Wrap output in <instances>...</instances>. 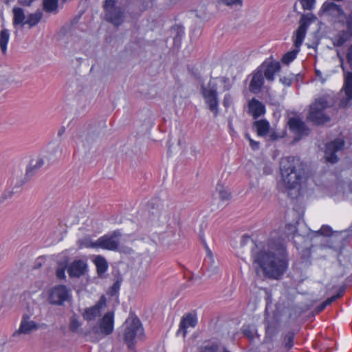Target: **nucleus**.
I'll list each match as a JSON object with an SVG mask.
<instances>
[{"instance_id": "f257e3e1", "label": "nucleus", "mask_w": 352, "mask_h": 352, "mask_svg": "<svg viewBox=\"0 0 352 352\" xmlns=\"http://www.w3.org/2000/svg\"><path fill=\"white\" fill-rule=\"evenodd\" d=\"M252 258L263 275L270 278L280 279L288 267L285 245L280 239L272 237L261 250H252Z\"/></svg>"}, {"instance_id": "f03ea898", "label": "nucleus", "mask_w": 352, "mask_h": 352, "mask_svg": "<svg viewBox=\"0 0 352 352\" xmlns=\"http://www.w3.org/2000/svg\"><path fill=\"white\" fill-rule=\"evenodd\" d=\"M280 170L285 186L289 190H296L299 192L300 185L303 178V164L298 157H285L280 162Z\"/></svg>"}, {"instance_id": "7ed1b4c3", "label": "nucleus", "mask_w": 352, "mask_h": 352, "mask_svg": "<svg viewBox=\"0 0 352 352\" xmlns=\"http://www.w3.org/2000/svg\"><path fill=\"white\" fill-rule=\"evenodd\" d=\"M231 88L230 80L225 76L212 78L207 85L201 86V93L209 109L217 116L218 113V93H222Z\"/></svg>"}, {"instance_id": "20e7f679", "label": "nucleus", "mask_w": 352, "mask_h": 352, "mask_svg": "<svg viewBox=\"0 0 352 352\" xmlns=\"http://www.w3.org/2000/svg\"><path fill=\"white\" fill-rule=\"evenodd\" d=\"M331 105V102L326 97L316 99L309 107L307 120L316 125L324 124L330 121V117L326 113V109Z\"/></svg>"}, {"instance_id": "39448f33", "label": "nucleus", "mask_w": 352, "mask_h": 352, "mask_svg": "<svg viewBox=\"0 0 352 352\" xmlns=\"http://www.w3.org/2000/svg\"><path fill=\"white\" fill-rule=\"evenodd\" d=\"M123 338L128 346L131 347L136 340H142L144 336V329L140 320L136 317H129L124 324Z\"/></svg>"}, {"instance_id": "423d86ee", "label": "nucleus", "mask_w": 352, "mask_h": 352, "mask_svg": "<svg viewBox=\"0 0 352 352\" xmlns=\"http://www.w3.org/2000/svg\"><path fill=\"white\" fill-rule=\"evenodd\" d=\"M105 19L115 26L123 23L126 17L125 9L117 0H106L104 4Z\"/></svg>"}, {"instance_id": "0eeeda50", "label": "nucleus", "mask_w": 352, "mask_h": 352, "mask_svg": "<svg viewBox=\"0 0 352 352\" xmlns=\"http://www.w3.org/2000/svg\"><path fill=\"white\" fill-rule=\"evenodd\" d=\"M339 22L346 26V30L340 31L333 38V44L335 47H342L346 42L352 38V11L345 15L344 21L339 20Z\"/></svg>"}, {"instance_id": "6e6552de", "label": "nucleus", "mask_w": 352, "mask_h": 352, "mask_svg": "<svg viewBox=\"0 0 352 352\" xmlns=\"http://www.w3.org/2000/svg\"><path fill=\"white\" fill-rule=\"evenodd\" d=\"M121 233L119 230H115L110 234H104L97 239V249H102L110 251L118 250L120 243Z\"/></svg>"}, {"instance_id": "1a4fd4ad", "label": "nucleus", "mask_w": 352, "mask_h": 352, "mask_svg": "<svg viewBox=\"0 0 352 352\" xmlns=\"http://www.w3.org/2000/svg\"><path fill=\"white\" fill-rule=\"evenodd\" d=\"M316 17L313 14H303L300 20V25L296 31L294 36V43L296 48H300L305 38L307 28Z\"/></svg>"}, {"instance_id": "9d476101", "label": "nucleus", "mask_w": 352, "mask_h": 352, "mask_svg": "<svg viewBox=\"0 0 352 352\" xmlns=\"http://www.w3.org/2000/svg\"><path fill=\"white\" fill-rule=\"evenodd\" d=\"M69 296L70 291L65 285H58L51 289L49 302L52 305H61L69 299Z\"/></svg>"}, {"instance_id": "9b49d317", "label": "nucleus", "mask_w": 352, "mask_h": 352, "mask_svg": "<svg viewBox=\"0 0 352 352\" xmlns=\"http://www.w3.org/2000/svg\"><path fill=\"white\" fill-rule=\"evenodd\" d=\"M344 146V141L342 139H336L326 145L324 157L327 162L336 163L338 162L336 153L342 150Z\"/></svg>"}, {"instance_id": "f8f14e48", "label": "nucleus", "mask_w": 352, "mask_h": 352, "mask_svg": "<svg viewBox=\"0 0 352 352\" xmlns=\"http://www.w3.org/2000/svg\"><path fill=\"white\" fill-rule=\"evenodd\" d=\"M287 124L290 131L298 137V139L309 135V129L306 126L305 122L298 116L289 118Z\"/></svg>"}, {"instance_id": "ddd939ff", "label": "nucleus", "mask_w": 352, "mask_h": 352, "mask_svg": "<svg viewBox=\"0 0 352 352\" xmlns=\"http://www.w3.org/2000/svg\"><path fill=\"white\" fill-rule=\"evenodd\" d=\"M258 67H262V72L269 82L274 80L275 74L280 70V64L276 60H265Z\"/></svg>"}, {"instance_id": "4468645a", "label": "nucleus", "mask_w": 352, "mask_h": 352, "mask_svg": "<svg viewBox=\"0 0 352 352\" xmlns=\"http://www.w3.org/2000/svg\"><path fill=\"white\" fill-rule=\"evenodd\" d=\"M261 69L262 67H257L252 74V79L249 84V90L252 94H258L264 85L265 77Z\"/></svg>"}, {"instance_id": "2eb2a0df", "label": "nucleus", "mask_w": 352, "mask_h": 352, "mask_svg": "<svg viewBox=\"0 0 352 352\" xmlns=\"http://www.w3.org/2000/svg\"><path fill=\"white\" fill-rule=\"evenodd\" d=\"M39 327L40 325L38 323L30 320V316L27 314H24L22 316L19 328L14 335L21 333L30 334L32 331L38 330Z\"/></svg>"}, {"instance_id": "dca6fc26", "label": "nucleus", "mask_w": 352, "mask_h": 352, "mask_svg": "<svg viewBox=\"0 0 352 352\" xmlns=\"http://www.w3.org/2000/svg\"><path fill=\"white\" fill-rule=\"evenodd\" d=\"M197 324V317L195 314L189 313L184 316L179 322L177 333H182L183 337H186L187 329L194 328Z\"/></svg>"}, {"instance_id": "f3484780", "label": "nucleus", "mask_w": 352, "mask_h": 352, "mask_svg": "<svg viewBox=\"0 0 352 352\" xmlns=\"http://www.w3.org/2000/svg\"><path fill=\"white\" fill-rule=\"evenodd\" d=\"M320 10L326 14L336 19H340L341 16L345 18V15H347L340 6L333 2H324Z\"/></svg>"}, {"instance_id": "a211bd4d", "label": "nucleus", "mask_w": 352, "mask_h": 352, "mask_svg": "<svg viewBox=\"0 0 352 352\" xmlns=\"http://www.w3.org/2000/svg\"><path fill=\"white\" fill-rule=\"evenodd\" d=\"M114 316L112 312H107L100 322L99 329L104 336L110 335L113 331Z\"/></svg>"}, {"instance_id": "6ab92c4d", "label": "nucleus", "mask_w": 352, "mask_h": 352, "mask_svg": "<svg viewBox=\"0 0 352 352\" xmlns=\"http://www.w3.org/2000/svg\"><path fill=\"white\" fill-rule=\"evenodd\" d=\"M248 113L254 119H256L265 113V107L261 102L253 98L248 102Z\"/></svg>"}, {"instance_id": "aec40b11", "label": "nucleus", "mask_w": 352, "mask_h": 352, "mask_svg": "<svg viewBox=\"0 0 352 352\" xmlns=\"http://www.w3.org/2000/svg\"><path fill=\"white\" fill-rule=\"evenodd\" d=\"M87 263L82 260L74 261L69 265L67 272L70 277L79 278L85 274Z\"/></svg>"}, {"instance_id": "412c9836", "label": "nucleus", "mask_w": 352, "mask_h": 352, "mask_svg": "<svg viewBox=\"0 0 352 352\" xmlns=\"http://www.w3.org/2000/svg\"><path fill=\"white\" fill-rule=\"evenodd\" d=\"M343 89L346 98V102H341V106H346L352 100V72H347L344 76Z\"/></svg>"}, {"instance_id": "4be33fe9", "label": "nucleus", "mask_w": 352, "mask_h": 352, "mask_svg": "<svg viewBox=\"0 0 352 352\" xmlns=\"http://www.w3.org/2000/svg\"><path fill=\"white\" fill-rule=\"evenodd\" d=\"M101 308L102 303H98L90 308L86 309L83 314V318L88 321L95 320L101 315Z\"/></svg>"}, {"instance_id": "5701e85b", "label": "nucleus", "mask_w": 352, "mask_h": 352, "mask_svg": "<svg viewBox=\"0 0 352 352\" xmlns=\"http://www.w3.org/2000/svg\"><path fill=\"white\" fill-rule=\"evenodd\" d=\"M253 127L256 129L258 136L264 137L269 133L270 126L266 120H259L254 122Z\"/></svg>"}, {"instance_id": "b1692460", "label": "nucleus", "mask_w": 352, "mask_h": 352, "mask_svg": "<svg viewBox=\"0 0 352 352\" xmlns=\"http://www.w3.org/2000/svg\"><path fill=\"white\" fill-rule=\"evenodd\" d=\"M44 164V160L41 157L32 160L26 169V175L32 177L34 175Z\"/></svg>"}, {"instance_id": "393cba45", "label": "nucleus", "mask_w": 352, "mask_h": 352, "mask_svg": "<svg viewBox=\"0 0 352 352\" xmlns=\"http://www.w3.org/2000/svg\"><path fill=\"white\" fill-rule=\"evenodd\" d=\"M12 12H13V25H25V12H24V10L21 8H18V7H15L12 9Z\"/></svg>"}, {"instance_id": "a878e982", "label": "nucleus", "mask_w": 352, "mask_h": 352, "mask_svg": "<svg viewBox=\"0 0 352 352\" xmlns=\"http://www.w3.org/2000/svg\"><path fill=\"white\" fill-rule=\"evenodd\" d=\"M43 13L40 10H36L34 13L30 14L25 21V25L27 24L30 28L36 25L41 20Z\"/></svg>"}, {"instance_id": "bb28decb", "label": "nucleus", "mask_w": 352, "mask_h": 352, "mask_svg": "<svg viewBox=\"0 0 352 352\" xmlns=\"http://www.w3.org/2000/svg\"><path fill=\"white\" fill-rule=\"evenodd\" d=\"M94 263L96 266L97 272L99 276H101L107 270L108 264L104 257L101 256H97L94 258Z\"/></svg>"}, {"instance_id": "cd10ccee", "label": "nucleus", "mask_w": 352, "mask_h": 352, "mask_svg": "<svg viewBox=\"0 0 352 352\" xmlns=\"http://www.w3.org/2000/svg\"><path fill=\"white\" fill-rule=\"evenodd\" d=\"M10 39V32L7 29H3L0 32V48L3 54L7 51V45Z\"/></svg>"}, {"instance_id": "c85d7f7f", "label": "nucleus", "mask_w": 352, "mask_h": 352, "mask_svg": "<svg viewBox=\"0 0 352 352\" xmlns=\"http://www.w3.org/2000/svg\"><path fill=\"white\" fill-rule=\"evenodd\" d=\"M80 248L97 249V240L93 241L89 236H85L78 241Z\"/></svg>"}, {"instance_id": "c756f323", "label": "nucleus", "mask_w": 352, "mask_h": 352, "mask_svg": "<svg viewBox=\"0 0 352 352\" xmlns=\"http://www.w3.org/2000/svg\"><path fill=\"white\" fill-rule=\"evenodd\" d=\"M58 0H43V10L47 12H54L57 10Z\"/></svg>"}, {"instance_id": "7c9ffc66", "label": "nucleus", "mask_w": 352, "mask_h": 352, "mask_svg": "<svg viewBox=\"0 0 352 352\" xmlns=\"http://www.w3.org/2000/svg\"><path fill=\"white\" fill-rule=\"evenodd\" d=\"M299 52V48H296V50H294L292 51L287 52L282 58L283 63L285 64H289L291 62H292L297 56V54Z\"/></svg>"}, {"instance_id": "2f4dec72", "label": "nucleus", "mask_w": 352, "mask_h": 352, "mask_svg": "<svg viewBox=\"0 0 352 352\" xmlns=\"http://www.w3.org/2000/svg\"><path fill=\"white\" fill-rule=\"evenodd\" d=\"M294 334L293 332H288L285 336L283 341L285 344V347L290 349L294 345Z\"/></svg>"}, {"instance_id": "473e14b6", "label": "nucleus", "mask_w": 352, "mask_h": 352, "mask_svg": "<svg viewBox=\"0 0 352 352\" xmlns=\"http://www.w3.org/2000/svg\"><path fill=\"white\" fill-rule=\"evenodd\" d=\"M304 10H312L315 7L316 0H299Z\"/></svg>"}, {"instance_id": "72a5a7b5", "label": "nucleus", "mask_w": 352, "mask_h": 352, "mask_svg": "<svg viewBox=\"0 0 352 352\" xmlns=\"http://www.w3.org/2000/svg\"><path fill=\"white\" fill-rule=\"evenodd\" d=\"M81 324L79 322L78 320L75 317L72 316L70 318L69 328V330L72 332H76L78 328L80 327Z\"/></svg>"}, {"instance_id": "f704fd0d", "label": "nucleus", "mask_w": 352, "mask_h": 352, "mask_svg": "<svg viewBox=\"0 0 352 352\" xmlns=\"http://www.w3.org/2000/svg\"><path fill=\"white\" fill-rule=\"evenodd\" d=\"M218 190L219 199L221 201H228L231 198V193L228 192L227 190L223 189V187H221V188L219 189Z\"/></svg>"}, {"instance_id": "c9c22d12", "label": "nucleus", "mask_w": 352, "mask_h": 352, "mask_svg": "<svg viewBox=\"0 0 352 352\" xmlns=\"http://www.w3.org/2000/svg\"><path fill=\"white\" fill-rule=\"evenodd\" d=\"M219 2L228 6H242L243 0H219Z\"/></svg>"}, {"instance_id": "e433bc0d", "label": "nucleus", "mask_w": 352, "mask_h": 352, "mask_svg": "<svg viewBox=\"0 0 352 352\" xmlns=\"http://www.w3.org/2000/svg\"><path fill=\"white\" fill-rule=\"evenodd\" d=\"M318 232L322 235L329 236L332 234L333 231L330 226L324 225L319 230Z\"/></svg>"}, {"instance_id": "4c0bfd02", "label": "nucleus", "mask_w": 352, "mask_h": 352, "mask_svg": "<svg viewBox=\"0 0 352 352\" xmlns=\"http://www.w3.org/2000/svg\"><path fill=\"white\" fill-rule=\"evenodd\" d=\"M65 268L64 267H59L56 270V276L59 279H64L65 278Z\"/></svg>"}, {"instance_id": "58836bf2", "label": "nucleus", "mask_w": 352, "mask_h": 352, "mask_svg": "<svg viewBox=\"0 0 352 352\" xmlns=\"http://www.w3.org/2000/svg\"><path fill=\"white\" fill-rule=\"evenodd\" d=\"M346 60L351 67H352V44L347 49Z\"/></svg>"}, {"instance_id": "ea45409f", "label": "nucleus", "mask_w": 352, "mask_h": 352, "mask_svg": "<svg viewBox=\"0 0 352 352\" xmlns=\"http://www.w3.org/2000/svg\"><path fill=\"white\" fill-rule=\"evenodd\" d=\"M232 102V96L230 94H226L223 98V105L226 107H228Z\"/></svg>"}, {"instance_id": "a19ab883", "label": "nucleus", "mask_w": 352, "mask_h": 352, "mask_svg": "<svg viewBox=\"0 0 352 352\" xmlns=\"http://www.w3.org/2000/svg\"><path fill=\"white\" fill-rule=\"evenodd\" d=\"M292 78H289V77H281L280 78V82L283 84L284 85H286V86H290L292 83Z\"/></svg>"}, {"instance_id": "79ce46f5", "label": "nucleus", "mask_w": 352, "mask_h": 352, "mask_svg": "<svg viewBox=\"0 0 352 352\" xmlns=\"http://www.w3.org/2000/svg\"><path fill=\"white\" fill-rule=\"evenodd\" d=\"M345 289L346 287L344 285L339 289L338 293L336 295H334V297L336 298V300L343 296V294L345 292Z\"/></svg>"}, {"instance_id": "37998d69", "label": "nucleus", "mask_w": 352, "mask_h": 352, "mask_svg": "<svg viewBox=\"0 0 352 352\" xmlns=\"http://www.w3.org/2000/svg\"><path fill=\"white\" fill-rule=\"evenodd\" d=\"M287 228L288 229V232L286 234L287 235H289L290 234H292L294 233V232L296 231V228L294 225L293 224H287L286 226Z\"/></svg>"}, {"instance_id": "c03bdc74", "label": "nucleus", "mask_w": 352, "mask_h": 352, "mask_svg": "<svg viewBox=\"0 0 352 352\" xmlns=\"http://www.w3.org/2000/svg\"><path fill=\"white\" fill-rule=\"evenodd\" d=\"M250 144L254 150H257L259 148V143L253 140H250Z\"/></svg>"}, {"instance_id": "a18cd8bd", "label": "nucleus", "mask_w": 352, "mask_h": 352, "mask_svg": "<svg viewBox=\"0 0 352 352\" xmlns=\"http://www.w3.org/2000/svg\"><path fill=\"white\" fill-rule=\"evenodd\" d=\"M270 138L272 140H276L280 138V135H278L276 132H272L270 134Z\"/></svg>"}, {"instance_id": "49530a36", "label": "nucleus", "mask_w": 352, "mask_h": 352, "mask_svg": "<svg viewBox=\"0 0 352 352\" xmlns=\"http://www.w3.org/2000/svg\"><path fill=\"white\" fill-rule=\"evenodd\" d=\"M336 300V298L334 297V296H333L331 298H329L326 300H324V302L325 303V305L327 306H328L330 304H331L333 302H334Z\"/></svg>"}, {"instance_id": "de8ad7c7", "label": "nucleus", "mask_w": 352, "mask_h": 352, "mask_svg": "<svg viewBox=\"0 0 352 352\" xmlns=\"http://www.w3.org/2000/svg\"><path fill=\"white\" fill-rule=\"evenodd\" d=\"M243 333H244L245 336H246L247 337H248L250 338H253V333L249 329H243Z\"/></svg>"}, {"instance_id": "09e8293b", "label": "nucleus", "mask_w": 352, "mask_h": 352, "mask_svg": "<svg viewBox=\"0 0 352 352\" xmlns=\"http://www.w3.org/2000/svg\"><path fill=\"white\" fill-rule=\"evenodd\" d=\"M327 307V305H325V303L324 302H322L318 307H317V309H318V311H323L325 307Z\"/></svg>"}, {"instance_id": "8fccbe9b", "label": "nucleus", "mask_w": 352, "mask_h": 352, "mask_svg": "<svg viewBox=\"0 0 352 352\" xmlns=\"http://www.w3.org/2000/svg\"><path fill=\"white\" fill-rule=\"evenodd\" d=\"M65 132V128H62L59 130L58 135L60 136Z\"/></svg>"}, {"instance_id": "3c124183", "label": "nucleus", "mask_w": 352, "mask_h": 352, "mask_svg": "<svg viewBox=\"0 0 352 352\" xmlns=\"http://www.w3.org/2000/svg\"><path fill=\"white\" fill-rule=\"evenodd\" d=\"M93 331H94V332H95V333H98V327H94L93 328Z\"/></svg>"}, {"instance_id": "603ef678", "label": "nucleus", "mask_w": 352, "mask_h": 352, "mask_svg": "<svg viewBox=\"0 0 352 352\" xmlns=\"http://www.w3.org/2000/svg\"><path fill=\"white\" fill-rule=\"evenodd\" d=\"M245 138L249 140V142H250V140H252L251 138H250V135L249 134H245Z\"/></svg>"}, {"instance_id": "864d4df0", "label": "nucleus", "mask_w": 352, "mask_h": 352, "mask_svg": "<svg viewBox=\"0 0 352 352\" xmlns=\"http://www.w3.org/2000/svg\"><path fill=\"white\" fill-rule=\"evenodd\" d=\"M341 60V67L343 69H344V65H343V58L340 57Z\"/></svg>"}, {"instance_id": "5fc2aeb1", "label": "nucleus", "mask_w": 352, "mask_h": 352, "mask_svg": "<svg viewBox=\"0 0 352 352\" xmlns=\"http://www.w3.org/2000/svg\"><path fill=\"white\" fill-rule=\"evenodd\" d=\"M0 199V203H1L6 199V197L3 195Z\"/></svg>"}, {"instance_id": "6e6d98bb", "label": "nucleus", "mask_w": 352, "mask_h": 352, "mask_svg": "<svg viewBox=\"0 0 352 352\" xmlns=\"http://www.w3.org/2000/svg\"><path fill=\"white\" fill-rule=\"evenodd\" d=\"M118 286L117 285V283H115V284L113 285V289H116V288H118Z\"/></svg>"}]
</instances>
